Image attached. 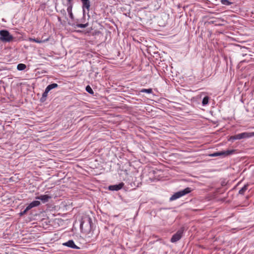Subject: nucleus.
<instances>
[{
	"mask_svg": "<svg viewBox=\"0 0 254 254\" xmlns=\"http://www.w3.org/2000/svg\"><path fill=\"white\" fill-rule=\"evenodd\" d=\"M140 92L142 93H147L148 94H151L152 93V89L151 88L149 89H142L140 90Z\"/></svg>",
	"mask_w": 254,
	"mask_h": 254,
	"instance_id": "15",
	"label": "nucleus"
},
{
	"mask_svg": "<svg viewBox=\"0 0 254 254\" xmlns=\"http://www.w3.org/2000/svg\"><path fill=\"white\" fill-rule=\"evenodd\" d=\"M37 198L41 200L43 202H45L48 200V196L47 195H41L37 197Z\"/></svg>",
	"mask_w": 254,
	"mask_h": 254,
	"instance_id": "12",
	"label": "nucleus"
},
{
	"mask_svg": "<svg viewBox=\"0 0 254 254\" xmlns=\"http://www.w3.org/2000/svg\"><path fill=\"white\" fill-rule=\"evenodd\" d=\"M58 86V84L57 83H53L49 85V91L53 89Z\"/></svg>",
	"mask_w": 254,
	"mask_h": 254,
	"instance_id": "20",
	"label": "nucleus"
},
{
	"mask_svg": "<svg viewBox=\"0 0 254 254\" xmlns=\"http://www.w3.org/2000/svg\"><path fill=\"white\" fill-rule=\"evenodd\" d=\"M48 93V87H47L45 89V92L43 94V97L41 98L42 101H45L46 100L45 97L47 96V94Z\"/></svg>",
	"mask_w": 254,
	"mask_h": 254,
	"instance_id": "17",
	"label": "nucleus"
},
{
	"mask_svg": "<svg viewBox=\"0 0 254 254\" xmlns=\"http://www.w3.org/2000/svg\"><path fill=\"white\" fill-rule=\"evenodd\" d=\"M72 4L70 3L69 4H68L67 7V11L68 14L72 12Z\"/></svg>",
	"mask_w": 254,
	"mask_h": 254,
	"instance_id": "19",
	"label": "nucleus"
},
{
	"mask_svg": "<svg viewBox=\"0 0 254 254\" xmlns=\"http://www.w3.org/2000/svg\"><path fill=\"white\" fill-rule=\"evenodd\" d=\"M69 14V16L70 17V18H71V19H73V18H74V16H73V14L72 13V12L68 14Z\"/></svg>",
	"mask_w": 254,
	"mask_h": 254,
	"instance_id": "23",
	"label": "nucleus"
},
{
	"mask_svg": "<svg viewBox=\"0 0 254 254\" xmlns=\"http://www.w3.org/2000/svg\"><path fill=\"white\" fill-rule=\"evenodd\" d=\"M183 233V229H180V230H178L174 235H173V236L171 239V242L172 243H175V242L178 241L182 238Z\"/></svg>",
	"mask_w": 254,
	"mask_h": 254,
	"instance_id": "6",
	"label": "nucleus"
},
{
	"mask_svg": "<svg viewBox=\"0 0 254 254\" xmlns=\"http://www.w3.org/2000/svg\"><path fill=\"white\" fill-rule=\"evenodd\" d=\"M13 39V36L7 30L0 31V40L3 42H9Z\"/></svg>",
	"mask_w": 254,
	"mask_h": 254,
	"instance_id": "4",
	"label": "nucleus"
},
{
	"mask_svg": "<svg viewBox=\"0 0 254 254\" xmlns=\"http://www.w3.org/2000/svg\"><path fill=\"white\" fill-rule=\"evenodd\" d=\"M29 210H27V207L26 208V209L24 210V211L22 213H21V215H23L25 213H26V212L28 211Z\"/></svg>",
	"mask_w": 254,
	"mask_h": 254,
	"instance_id": "24",
	"label": "nucleus"
},
{
	"mask_svg": "<svg viewBox=\"0 0 254 254\" xmlns=\"http://www.w3.org/2000/svg\"><path fill=\"white\" fill-rule=\"evenodd\" d=\"M88 26V23H86L85 24H78L76 25V26L78 28H84Z\"/></svg>",
	"mask_w": 254,
	"mask_h": 254,
	"instance_id": "18",
	"label": "nucleus"
},
{
	"mask_svg": "<svg viewBox=\"0 0 254 254\" xmlns=\"http://www.w3.org/2000/svg\"><path fill=\"white\" fill-rule=\"evenodd\" d=\"M26 67V66L25 64H19L17 66V69L18 70H23L25 69Z\"/></svg>",
	"mask_w": 254,
	"mask_h": 254,
	"instance_id": "11",
	"label": "nucleus"
},
{
	"mask_svg": "<svg viewBox=\"0 0 254 254\" xmlns=\"http://www.w3.org/2000/svg\"><path fill=\"white\" fill-rule=\"evenodd\" d=\"M82 3V9L83 12L85 11V9H86L87 11L89 10L90 6V3L89 0H81Z\"/></svg>",
	"mask_w": 254,
	"mask_h": 254,
	"instance_id": "9",
	"label": "nucleus"
},
{
	"mask_svg": "<svg viewBox=\"0 0 254 254\" xmlns=\"http://www.w3.org/2000/svg\"><path fill=\"white\" fill-rule=\"evenodd\" d=\"M86 91H87L88 93H89L90 94L93 93V91L92 89L89 85L86 86Z\"/></svg>",
	"mask_w": 254,
	"mask_h": 254,
	"instance_id": "22",
	"label": "nucleus"
},
{
	"mask_svg": "<svg viewBox=\"0 0 254 254\" xmlns=\"http://www.w3.org/2000/svg\"><path fill=\"white\" fill-rule=\"evenodd\" d=\"M47 39H45L43 41H39L37 39H32V38H29V41H33V42H37V43H41L42 42H45L47 41Z\"/></svg>",
	"mask_w": 254,
	"mask_h": 254,
	"instance_id": "21",
	"label": "nucleus"
},
{
	"mask_svg": "<svg viewBox=\"0 0 254 254\" xmlns=\"http://www.w3.org/2000/svg\"><path fill=\"white\" fill-rule=\"evenodd\" d=\"M68 0V4H69L70 3H71V0Z\"/></svg>",
	"mask_w": 254,
	"mask_h": 254,
	"instance_id": "25",
	"label": "nucleus"
},
{
	"mask_svg": "<svg viewBox=\"0 0 254 254\" xmlns=\"http://www.w3.org/2000/svg\"><path fill=\"white\" fill-rule=\"evenodd\" d=\"M92 220L90 217L82 219L80 225L82 232L88 234L91 230Z\"/></svg>",
	"mask_w": 254,
	"mask_h": 254,
	"instance_id": "1",
	"label": "nucleus"
},
{
	"mask_svg": "<svg viewBox=\"0 0 254 254\" xmlns=\"http://www.w3.org/2000/svg\"><path fill=\"white\" fill-rule=\"evenodd\" d=\"M59 19V20L60 21L61 20V18H58Z\"/></svg>",
	"mask_w": 254,
	"mask_h": 254,
	"instance_id": "26",
	"label": "nucleus"
},
{
	"mask_svg": "<svg viewBox=\"0 0 254 254\" xmlns=\"http://www.w3.org/2000/svg\"><path fill=\"white\" fill-rule=\"evenodd\" d=\"M191 191V190L190 188H187L183 190H180L175 193L174 194L172 195V196L170 198V201H173L176 200L185 195L190 193Z\"/></svg>",
	"mask_w": 254,
	"mask_h": 254,
	"instance_id": "3",
	"label": "nucleus"
},
{
	"mask_svg": "<svg viewBox=\"0 0 254 254\" xmlns=\"http://www.w3.org/2000/svg\"><path fill=\"white\" fill-rule=\"evenodd\" d=\"M247 189L248 185H246L239 190V192L240 194H243Z\"/></svg>",
	"mask_w": 254,
	"mask_h": 254,
	"instance_id": "14",
	"label": "nucleus"
},
{
	"mask_svg": "<svg viewBox=\"0 0 254 254\" xmlns=\"http://www.w3.org/2000/svg\"><path fill=\"white\" fill-rule=\"evenodd\" d=\"M254 136V132H244L239 134L231 136L229 140H240L242 139L248 138Z\"/></svg>",
	"mask_w": 254,
	"mask_h": 254,
	"instance_id": "2",
	"label": "nucleus"
},
{
	"mask_svg": "<svg viewBox=\"0 0 254 254\" xmlns=\"http://www.w3.org/2000/svg\"><path fill=\"white\" fill-rule=\"evenodd\" d=\"M63 245L74 249H79V248L74 244L73 240H69L68 241L64 243Z\"/></svg>",
	"mask_w": 254,
	"mask_h": 254,
	"instance_id": "8",
	"label": "nucleus"
},
{
	"mask_svg": "<svg viewBox=\"0 0 254 254\" xmlns=\"http://www.w3.org/2000/svg\"><path fill=\"white\" fill-rule=\"evenodd\" d=\"M124 184L123 183H120L118 185H111L109 187V190H111L118 191L123 187Z\"/></svg>",
	"mask_w": 254,
	"mask_h": 254,
	"instance_id": "7",
	"label": "nucleus"
},
{
	"mask_svg": "<svg viewBox=\"0 0 254 254\" xmlns=\"http://www.w3.org/2000/svg\"><path fill=\"white\" fill-rule=\"evenodd\" d=\"M221 2L223 5H229L232 4L228 0H221Z\"/></svg>",
	"mask_w": 254,
	"mask_h": 254,
	"instance_id": "16",
	"label": "nucleus"
},
{
	"mask_svg": "<svg viewBox=\"0 0 254 254\" xmlns=\"http://www.w3.org/2000/svg\"><path fill=\"white\" fill-rule=\"evenodd\" d=\"M209 97L208 96H205L203 98L202 104L203 106H205L208 103Z\"/></svg>",
	"mask_w": 254,
	"mask_h": 254,
	"instance_id": "13",
	"label": "nucleus"
},
{
	"mask_svg": "<svg viewBox=\"0 0 254 254\" xmlns=\"http://www.w3.org/2000/svg\"><path fill=\"white\" fill-rule=\"evenodd\" d=\"M235 152L234 150H228L226 151H222L212 153L210 155L211 157H216L218 156H227L233 154Z\"/></svg>",
	"mask_w": 254,
	"mask_h": 254,
	"instance_id": "5",
	"label": "nucleus"
},
{
	"mask_svg": "<svg viewBox=\"0 0 254 254\" xmlns=\"http://www.w3.org/2000/svg\"><path fill=\"white\" fill-rule=\"evenodd\" d=\"M40 204V202L38 200H35L30 203L28 206L27 207V210H30L33 207L37 206L39 205Z\"/></svg>",
	"mask_w": 254,
	"mask_h": 254,
	"instance_id": "10",
	"label": "nucleus"
}]
</instances>
